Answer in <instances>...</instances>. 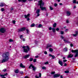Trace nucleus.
I'll list each match as a JSON object with an SVG mask.
<instances>
[{
	"label": "nucleus",
	"instance_id": "obj_1",
	"mask_svg": "<svg viewBox=\"0 0 78 78\" xmlns=\"http://www.w3.org/2000/svg\"><path fill=\"white\" fill-rule=\"evenodd\" d=\"M9 56V53L8 52H6L5 54H2V56L3 59L2 60V62H5L8 61Z\"/></svg>",
	"mask_w": 78,
	"mask_h": 78
},
{
	"label": "nucleus",
	"instance_id": "obj_2",
	"mask_svg": "<svg viewBox=\"0 0 78 78\" xmlns=\"http://www.w3.org/2000/svg\"><path fill=\"white\" fill-rule=\"evenodd\" d=\"M44 5V3L43 2V1L42 0H40L38 2V6H40V8H41V11H47L46 8L45 7H42V6H43Z\"/></svg>",
	"mask_w": 78,
	"mask_h": 78
},
{
	"label": "nucleus",
	"instance_id": "obj_3",
	"mask_svg": "<svg viewBox=\"0 0 78 78\" xmlns=\"http://www.w3.org/2000/svg\"><path fill=\"white\" fill-rule=\"evenodd\" d=\"M22 48L24 49L23 51L25 53H28V51L30 50V48L28 46H23Z\"/></svg>",
	"mask_w": 78,
	"mask_h": 78
},
{
	"label": "nucleus",
	"instance_id": "obj_4",
	"mask_svg": "<svg viewBox=\"0 0 78 78\" xmlns=\"http://www.w3.org/2000/svg\"><path fill=\"white\" fill-rule=\"evenodd\" d=\"M71 51L72 53H76L75 55V58L77 57L78 55V50H72Z\"/></svg>",
	"mask_w": 78,
	"mask_h": 78
},
{
	"label": "nucleus",
	"instance_id": "obj_5",
	"mask_svg": "<svg viewBox=\"0 0 78 78\" xmlns=\"http://www.w3.org/2000/svg\"><path fill=\"white\" fill-rule=\"evenodd\" d=\"M30 16V13L28 14L27 15H25L24 17L25 19H27V20H30V19L29 17Z\"/></svg>",
	"mask_w": 78,
	"mask_h": 78
},
{
	"label": "nucleus",
	"instance_id": "obj_6",
	"mask_svg": "<svg viewBox=\"0 0 78 78\" xmlns=\"http://www.w3.org/2000/svg\"><path fill=\"white\" fill-rule=\"evenodd\" d=\"M5 29L3 28H2L0 29V32L2 33H4L5 31Z\"/></svg>",
	"mask_w": 78,
	"mask_h": 78
},
{
	"label": "nucleus",
	"instance_id": "obj_7",
	"mask_svg": "<svg viewBox=\"0 0 78 78\" xmlns=\"http://www.w3.org/2000/svg\"><path fill=\"white\" fill-rule=\"evenodd\" d=\"M40 9H38L36 11V13L37 14V17H39V16H40V14H39L40 13Z\"/></svg>",
	"mask_w": 78,
	"mask_h": 78
},
{
	"label": "nucleus",
	"instance_id": "obj_8",
	"mask_svg": "<svg viewBox=\"0 0 78 78\" xmlns=\"http://www.w3.org/2000/svg\"><path fill=\"white\" fill-rule=\"evenodd\" d=\"M31 67H32V68L33 70H36V67H34V66L32 64H31L30 65L29 68V69H30V68H31Z\"/></svg>",
	"mask_w": 78,
	"mask_h": 78
},
{
	"label": "nucleus",
	"instance_id": "obj_9",
	"mask_svg": "<svg viewBox=\"0 0 78 78\" xmlns=\"http://www.w3.org/2000/svg\"><path fill=\"white\" fill-rule=\"evenodd\" d=\"M25 27H23L21 29H18V32H21V31H25Z\"/></svg>",
	"mask_w": 78,
	"mask_h": 78
},
{
	"label": "nucleus",
	"instance_id": "obj_10",
	"mask_svg": "<svg viewBox=\"0 0 78 78\" xmlns=\"http://www.w3.org/2000/svg\"><path fill=\"white\" fill-rule=\"evenodd\" d=\"M53 46L52 44H48L47 45V47H46V48L47 49H48V47H52Z\"/></svg>",
	"mask_w": 78,
	"mask_h": 78
},
{
	"label": "nucleus",
	"instance_id": "obj_11",
	"mask_svg": "<svg viewBox=\"0 0 78 78\" xmlns=\"http://www.w3.org/2000/svg\"><path fill=\"white\" fill-rule=\"evenodd\" d=\"M19 2H22L23 3H25L27 0H18Z\"/></svg>",
	"mask_w": 78,
	"mask_h": 78
},
{
	"label": "nucleus",
	"instance_id": "obj_12",
	"mask_svg": "<svg viewBox=\"0 0 78 78\" xmlns=\"http://www.w3.org/2000/svg\"><path fill=\"white\" fill-rule=\"evenodd\" d=\"M7 75H8V73H6L4 75H1L0 76L1 77H2V78H5V77H4V76H6Z\"/></svg>",
	"mask_w": 78,
	"mask_h": 78
},
{
	"label": "nucleus",
	"instance_id": "obj_13",
	"mask_svg": "<svg viewBox=\"0 0 78 78\" xmlns=\"http://www.w3.org/2000/svg\"><path fill=\"white\" fill-rule=\"evenodd\" d=\"M5 3L1 2L0 3V7H3V6H5Z\"/></svg>",
	"mask_w": 78,
	"mask_h": 78
},
{
	"label": "nucleus",
	"instance_id": "obj_14",
	"mask_svg": "<svg viewBox=\"0 0 78 78\" xmlns=\"http://www.w3.org/2000/svg\"><path fill=\"white\" fill-rule=\"evenodd\" d=\"M75 34H73V36L75 37L76 36L78 35V31H76L75 32Z\"/></svg>",
	"mask_w": 78,
	"mask_h": 78
},
{
	"label": "nucleus",
	"instance_id": "obj_15",
	"mask_svg": "<svg viewBox=\"0 0 78 78\" xmlns=\"http://www.w3.org/2000/svg\"><path fill=\"white\" fill-rule=\"evenodd\" d=\"M66 14L68 16H70V15L71 14V13L69 12V11H67L66 12Z\"/></svg>",
	"mask_w": 78,
	"mask_h": 78
},
{
	"label": "nucleus",
	"instance_id": "obj_16",
	"mask_svg": "<svg viewBox=\"0 0 78 78\" xmlns=\"http://www.w3.org/2000/svg\"><path fill=\"white\" fill-rule=\"evenodd\" d=\"M59 76H60V75L58 74H55L54 76V78H56L57 77H59Z\"/></svg>",
	"mask_w": 78,
	"mask_h": 78
},
{
	"label": "nucleus",
	"instance_id": "obj_17",
	"mask_svg": "<svg viewBox=\"0 0 78 78\" xmlns=\"http://www.w3.org/2000/svg\"><path fill=\"white\" fill-rule=\"evenodd\" d=\"M30 56V55L28 54V55H25L24 57L25 59H27V58H28Z\"/></svg>",
	"mask_w": 78,
	"mask_h": 78
},
{
	"label": "nucleus",
	"instance_id": "obj_18",
	"mask_svg": "<svg viewBox=\"0 0 78 78\" xmlns=\"http://www.w3.org/2000/svg\"><path fill=\"white\" fill-rule=\"evenodd\" d=\"M73 57V55H72V54H70L69 55L67 56V58H72Z\"/></svg>",
	"mask_w": 78,
	"mask_h": 78
},
{
	"label": "nucleus",
	"instance_id": "obj_19",
	"mask_svg": "<svg viewBox=\"0 0 78 78\" xmlns=\"http://www.w3.org/2000/svg\"><path fill=\"white\" fill-rule=\"evenodd\" d=\"M58 63L59 64H60V65H61V66H62V65L63 64L62 63V61L60 60H59Z\"/></svg>",
	"mask_w": 78,
	"mask_h": 78
},
{
	"label": "nucleus",
	"instance_id": "obj_20",
	"mask_svg": "<svg viewBox=\"0 0 78 78\" xmlns=\"http://www.w3.org/2000/svg\"><path fill=\"white\" fill-rule=\"evenodd\" d=\"M20 66V67H22V68H25V66L23 65V64L22 63H21Z\"/></svg>",
	"mask_w": 78,
	"mask_h": 78
},
{
	"label": "nucleus",
	"instance_id": "obj_21",
	"mask_svg": "<svg viewBox=\"0 0 78 78\" xmlns=\"http://www.w3.org/2000/svg\"><path fill=\"white\" fill-rule=\"evenodd\" d=\"M49 56H50V57H52V59H54L55 58V56L51 54H49Z\"/></svg>",
	"mask_w": 78,
	"mask_h": 78
},
{
	"label": "nucleus",
	"instance_id": "obj_22",
	"mask_svg": "<svg viewBox=\"0 0 78 78\" xmlns=\"http://www.w3.org/2000/svg\"><path fill=\"white\" fill-rule=\"evenodd\" d=\"M49 51L50 52H53V49L51 48H50L49 49Z\"/></svg>",
	"mask_w": 78,
	"mask_h": 78
},
{
	"label": "nucleus",
	"instance_id": "obj_23",
	"mask_svg": "<svg viewBox=\"0 0 78 78\" xmlns=\"http://www.w3.org/2000/svg\"><path fill=\"white\" fill-rule=\"evenodd\" d=\"M42 27V25L41 24H39L38 25V27H37L38 28H41Z\"/></svg>",
	"mask_w": 78,
	"mask_h": 78
},
{
	"label": "nucleus",
	"instance_id": "obj_24",
	"mask_svg": "<svg viewBox=\"0 0 78 78\" xmlns=\"http://www.w3.org/2000/svg\"><path fill=\"white\" fill-rule=\"evenodd\" d=\"M52 31L54 33L56 32V30H55V29L54 28H53L52 29Z\"/></svg>",
	"mask_w": 78,
	"mask_h": 78
},
{
	"label": "nucleus",
	"instance_id": "obj_25",
	"mask_svg": "<svg viewBox=\"0 0 78 78\" xmlns=\"http://www.w3.org/2000/svg\"><path fill=\"white\" fill-rule=\"evenodd\" d=\"M35 26V25L34 24V23H33L30 25L31 27H34Z\"/></svg>",
	"mask_w": 78,
	"mask_h": 78
},
{
	"label": "nucleus",
	"instance_id": "obj_26",
	"mask_svg": "<svg viewBox=\"0 0 78 78\" xmlns=\"http://www.w3.org/2000/svg\"><path fill=\"white\" fill-rule=\"evenodd\" d=\"M64 51H65V52L67 51V48H64Z\"/></svg>",
	"mask_w": 78,
	"mask_h": 78
},
{
	"label": "nucleus",
	"instance_id": "obj_27",
	"mask_svg": "<svg viewBox=\"0 0 78 78\" xmlns=\"http://www.w3.org/2000/svg\"><path fill=\"white\" fill-rule=\"evenodd\" d=\"M56 23H55L54 24H53V27L55 28V27H56Z\"/></svg>",
	"mask_w": 78,
	"mask_h": 78
},
{
	"label": "nucleus",
	"instance_id": "obj_28",
	"mask_svg": "<svg viewBox=\"0 0 78 78\" xmlns=\"http://www.w3.org/2000/svg\"><path fill=\"white\" fill-rule=\"evenodd\" d=\"M1 10L2 12H3V11H5V9H4V8H2Z\"/></svg>",
	"mask_w": 78,
	"mask_h": 78
},
{
	"label": "nucleus",
	"instance_id": "obj_29",
	"mask_svg": "<svg viewBox=\"0 0 78 78\" xmlns=\"http://www.w3.org/2000/svg\"><path fill=\"white\" fill-rule=\"evenodd\" d=\"M26 30L27 31V34H29L30 33V31H29V30H28V29H26Z\"/></svg>",
	"mask_w": 78,
	"mask_h": 78
},
{
	"label": "nucleus",
	"instance_id": "obj_30",
	"mask_svg": "<svg viewBox=\"0 0 78 78\" xmlns=\"http://www.w3.org/2000/svg\"><path fill=\"white\" fill-rule=\"evenodd\" d=\"M15 73H19V70L18 69H16L15 71Z\"/></svg>",
	"mask_w": 78,
	"mask_h": 78
},
{
	"label": "nucleus",
	"instance_id": "obj_31",
	"mask_svg": "<svg viewBox=\"0 0 78 78\" xmlns=\"http://www.w3.org/2000/svg\"><path fill=\"white\" fill-rule=\"evenodd\" d=\"M73 3H76V0H73Z\"/></svg>",
	"mask_w": 78,
	"mask_h": 78
},
{
	"label": "nucleus",
	"instance_id": "obj_32",
	"mask_svg": "<svg viewBox=\"0 0 78 78\" xmlns=\"http://www.w3.org/2000/svg\"><path fill=\"white\" fill-rule=\"evenodd\" d=\"M49 8H50V9L51 11L52 10H53V8H52V7H49Z\"/></svg>",
	"mask_w": 78,
	"mask_h": 78
},
{
	"label": "nucleus",
	"instance_id": "obj_33",
	"mask_svg": "<svg viewBox=\"0 0 78 78\" xmlns=\"http://www.w3.org/2000/svg\"><path fill=\"white\" fill-rule=\"evenodd\" d=\"M33 60V58H30V59L29 60L30 61H32Z\"/></svg>",
	"mask_w": 78,
	"mask_h": 78
},
{
	"label": "nucleus",
	"instance_id": "obj_34",
	"mask_svg": "<svg viewBox=\"0 0 78 78\" xmlns=\"http://www.w3.org/2000/svg\"><path fill=\"white\" fill-rule=\"evenodd\" d=\"M42 69H43V70H45V69H46V67H45V66L42 67Z\"/></svg>",
	"mask_w": 78,
	"mask_h": 78
},
{
	"label": "nucleus",
	"instance_id": "obj_35",
	"mask_svg": "<svg viewBox=\"0 0 78 78\" xmlns=\"http://www.w3.org/2000/svg\"><path fill=\"white\" fill-rule=\"evenodd\" d=\"M65 73H69V71H65Z\"/></svg>",
	"mask_w": 78,
	"mask_h": 78
},
{
	"label": "nucleus",
	"instance_id": "obj_36",
	"mask_svg": "<svg viewBox=\"0 0 78 78\" xmlns=\"http://www.w3.org/2000/svg\"><path fill=\"white\" fill-rule=\"evenodd\" d=\"M12 23H13V24H15L16 23V21L15 20H14L12 21Z\"/></svg>",
	"mask_w": 78,
	"mask_h": 78
},
{
	"label": "nucleus",
	"instance_id": "obj_37",
	"mask_svg": "<svg viewBox=\"0 0 78 78\" xmlns=\"http://www.w3.org/2000/svg\"><path fill=\"white\" fill-rule=\"evenodd\" d=\"M9 42H13V40L12 39H10L9 40Z\"/></svg>",
	"mask_w": 78,
	"mask_h": 78
},
{
	"label": "nucleus",
	"instance_id": "obj_38",
	"mask_svg": "<svg viewBox=\"0 0 78 78\" xmlns=\"http://www.w3.org/2000/svg\"><path fill=\"white\" fill-rule=\"evenodd\" d=\"M58 6V4H56V3L54 4V6L55 7H56V6Z\"/></svg>",
	"mask_w": 78,
	"mask_h": 78
},
{
	"label": "nucleus",
	"instance_id": "obj_39",
	"mask_svg": "<svg viewBox=\"0 0 78 78\" xmlns=\"http://www.w3.org/2000/svg\"><path fill=\"white\" fill-rule=\"evenodd\" d=\"M66 22L67 23H69V22H70V21H69V20H66Z\"/></svg>",
	"mask_w": 78,
	"mask_h": 78
},
{
	"label": "nucleus",
	"instance_id": "obj_40",
	"mask_svg": "<svg viewBox=\"0 0 78 78\" xmlns=\"http://www.w3.org/2000/svg\"><path fill=\"white\" fill-rule=\"evenodd\" d=\"M60 34H64V32L62 31H61L60 32Z\"/></svg>",
	"mask_w": 78,
	"mask_h": 78
},
{
	"label": "nucleus",
	"instance_id": "obj_41",
	"mask_svg": "<svg viewBox=\"0 0 78 78\" xmlns=\"http://www.w3.org/2000/svg\"><path fill=\"white\" fill-rule=\"evenodd\" d=\"M33 62H36V59H34L33 60Z\"/></svg>",
	"mask_w": 78,
	"mask_h": 78
},
{
	"label": "nucleus",
	"instance_id": "obj_42",
	"mask_svg": "<svg viewBox=\"0 0 78 78\" xmlns=\"http://www.w3.org/2000/svg\"><path fill=\"white\" fill-rule=\"evenodd\" d=\"M56 31H58L59 30V28H57L56 30Z\"/></svg>",
	"mask_w": 78,
	"mask_h": 78
},
{
	"label": "nucleus",
	"instance_id": "obj_43",
	"mask_svg": "<svg viewBox=\"0 0 78 78\" xmlns=\"http://www.w3.org/2000/svg\"><path fill=\"white\" fill-rule=\"evenodd\" d=\"M48 64V62H46L44 63V64L45 65H47V64Z\"/></svg>",
	"mask_w": 78,
	"mask_h": 78
},
{
	"label": "nucleus",
	"instance_id": "obj_44",
	"mask_svg": "<svg viewBox=\"0 0 78 78\" xmlns=\"http://www.w3.org/2000/svg\"><path fill=\"white\" fill-rule=\"evenodd\" d=\"M55 72H51V74H55Z\"/></svg>",
	"mask_w": 78,
	"mask_h": 78
},
{
	"label": "nucleus",
	"instance_id": "obj_45",
	"mask_svg": "<svg viewBox=\"0 0 78 78\" xmlns=\"http://www.w3.org/2000/svg\"><path fill=\"white\" fill-rule=\"evenodd\" d=\"M52 29V28H51V27H50L49 28V30H51Z\"/></svg>",
	"mask_w": 78,
	"mask_h": 78
},
{
	"label": "nucleus",
	"instance_id": "obj_46",
	"mask_svg": "<svg viewBox=\"0 0 78 78\" xmlns=\"http://www.w3.org/2000/svg\"><path fill=\"white\" fill-rule=\"evenodd\" d=\"M64 41L65 42H68V41H67L66 40H64Z\"/></svg>",
	"mask_w": 78,
	"mask_h": 78
},
{
	"label": "nucleus",
	"instance_id": "obj_47",
	"mask_svg": "<svg viewBox=\"0 0 78 78\" xmlns=\"http://www.w3.org/2000/svg\"><path fill=\"white\" fill-rule=\"evenodd\" d=\"M35 58H39V56L38 55H36L35 56Z\"/></svg>",
	"mask_w": 78,
	"mask_h": 78
},
{
	"label": "nucleus",
	"instance_id": "obj_48",
	"mask_svg": "<svg viewBox=\"0 0 78 78\" xmlns=\"http://www.w3.org/2000/svg\"><path fill=\"white\" fill-rule=\"evenodd\" d=\"M44 54H45V55H47V52L46 51H45L44 52Z\"/></svg>",
	"mask_w": 78,
	"mask_h": 78
},
{
	"label": "nucleus",
	"instance_id": "obj_49",
	"mask_svg": "<svg viewBox=\"0 0 78 78\" xmlns=\"http://www.w3.org/2000/svg\"><path fill=\"white\" fill-rule=\"evenodd\" d=\"M63 62H67V60H63Z\"/></svg>",
	"mask_w": 78,
	"mask_h": 78
},
{
	"label": "nucleus",
	"instance_id": "obj_50",
	"mask_svg": "<svg viewBox=\"0 0 78 78\" xmlns=\"http://www.w3.org/2000/svg\"><path fill=\"white\" fill-rule=\"evenodd\" d=\"M69 30V29H66L65 30V32H67V31H68Z\"/></svg>",
	"mask_w": 78,
	"mask_h": 78
},
{
	"label": "nucleus",
	"instance_id": "obj_51",
	"mask_svg": "<svg viewBox=\"0 0 78 78\" xmlns=\"http://www.w3.org/2000/svg\"><path fill=\"white\" fill-rule=\"evenodd\" d=\"M61 37L62 39H64V37L62 36H61Z\"/></svg>",
	"mask_w": 78,
	"mask_h": 78
},
{
	"label": "nucleus",
	"instance_id": "obj_52",
	"mask_svg": "<svg viewBox=\"0 0 78 78\" xmlns=\"http://www.w3.org/2000/svg\"><path fill=\"white\" fill-rule=\"evenodd\" d=\"M22 37H23V36L22 35H21L20 36V38L22 39Z\"/></svg>",
	"mask_w": 78,
	"mask_h": 78
},
{
	"label": "nucleus",
	"instance_id": "obj_53",
	"mask_svg": "<svg viewBox=\"0 0 78 78\" xmlns=\"http://www.w3.org/2000/svg\"><path fill=\"white\" fill-rule=\"evenodd\" d=\"M39 77H41V73H39Z\"/></svg>",
	"mask_w": 78,
	"mask_h": 78
},
{
	"label": "nucleus",
	"instance_id": "obj_54",
	"mask_svg": "<svg viewBox=\"0 0 78 78\" xmlns=\"http://www.w3.org/2000/svg\"><path fill=\"white\" fill-rule=\"evenodd\" d=\"M16 76H17V77H19V75L18 74H16Z\"/></svg>",
	"mask_w": 78,
	"mask_h": 78
},
{
	"label": "nucleus",
	"instance_id": "obj_55",
	"mask_svg": "<svg viewBox=\"0 0 78 78\" xmlns=\"http://www.w3.org/2000/svg\"><path fill=\"white\" fill-rule=\"evenodd\" d=\"M20 73H21V74H23V72H20Z\"/></svg>",
	"mask_w": 78,
	"mask_h": 78
},
{
	"label": "nucleus",
	"instance_id": "obj_56",
	"mask_svg": "<svg viewBox=\"0 0 78 78\" xmlns=\"http://www.w3.org/2000/svg\"><path fill=\"white\" fill-rule=\"evenodd\" d=\"M6 69H4V70H3V72H6Z\"/></svg>",
	"mask_w": 78,
	"mask_h": 78
},
{
	"label": "nucleus",
	"instance_id": "obj_57",
	"mask_svg": "<svg viewBox=\"0 0 78 78\" xmlns=\"http://www.w3.org/2000/svg\"><path fill=\"white\" fill-rule=\"evenodd\" d=\"M70 45L71 47H73V44H70Z\"/></svg>",
	"mask_w": 78,
	"mask_h": 78
},
{
	"label": "nucleus",
	"instance_id": "obj_58",
	"mask_svg": "<svg viewBox=\"0 0 78 78\" xmlns=\"http://www.w3.org/2000/svg\"><path fill=\"white\" fill-rule=\"evenodd\" d=\"M60 78H63V77L62 76V75L60 76Z\"/></svg>",
	"mask_w": 78,
	"mask_h": 78
},
{
	"label": "nucleus",
	"instance_id": "obj_59",
	"mask_svg": "<svg viewBox=\"0 0 78 78\" xmlns=\"http://www.w3.org/2000/svg\"><path fill=\"white\" fill-rule=\"evenodd\" d=\"M46 15L47 17L48 16V14L47 13L46 14Z\"/></svg>",
	"mask_w": 78,
	"mask_h": 78
},
{
	"label": "nucleus",
	"instance_id": "obj_60",
	"mask_svg": "<svg viewBox=\"0 0 78 78\" xmlns=\"http://www.w3.org/2000/svg\"><path fill=\"white\" fill-rule=\"evenodd\" d=\"M22 40L23 41H25V39L23 38V39H22Z\"/></svg>",
	"mask_w": 78,
	"mask_h": 78
},
{
	"label": "nucleus",
	"instance_id": "obj_61",
	"mask_svg": "<svg viewBox=\"0 0 78 78\" xmlns=\"http://www.w3.org/2000/svg\"><path fill=\"white\" fill-rule=\"evenodd\" d=\"M13 9H14L13 8H12L11 9V11H12V10H13Z\"/></svg>",
	"mask_w": 78,
	"mask_h": 78
},
{
	"label": "nucleus",
	"instance_id": "obj_62",
	"mask_svg": "<svg viewBox=\"0 0 78 78\" xmlns=\"http://www.w3.org/2000/svg\"><path fill=\"white\" fill-rule=\"evenodd\" d=\"M67 66V64L66 63H65L64 65V66Z\"/></svg>",
	"mask_w": 78,
	"mask_h": 78
},
{
	"label": "nucleus",
	"instance_id": "obj_63",
	"mask_svg": "<svg viewBox=\"0 0 78 78\" xmlns=\"http://www.w3.org/2000/svg\"><path fill=\"white\" fill-rule=\"evenodd\" d=\"M60 5H62V3H59Z\"/></svg>",
	"mask_w": 78,
	"mask_h": 78
},
{
	"label": "nucleus",
	"instance_id": "obj_64",
	"mask_svg": "<svg viewBox=\"0 0 78 78\" xmlns=\"http://www.w3.org/2000/svg\"><path fill=\"white\" fill-rule=\"evenodd\" d=\"M25 78H29L28 76H26Z\"/></svg>",
	"mask_w": 78,
	"mask_h": 78
}]
</instances>
